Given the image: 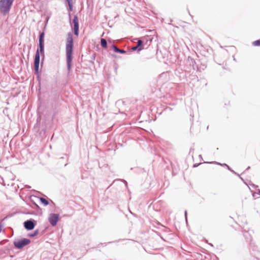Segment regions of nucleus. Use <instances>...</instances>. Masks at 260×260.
<instances>
[{"mask_svg":"<svg viewBox=\"0 0 260 260\" xmlns=\"http://www.w3.org/2000/svg\"><path fill=\"white\" fill-rule=\"evenodd\" d=\"M243 236L247 243H250L252 241V236L249 231H243Z\"/></svg>","mask_w":260,"mask_h":260,"instance_id":"nucleus-10","label":"nucleus"},{"mask_svg":"<svg viewBox=\"0 0 260 260\" xmlns=\"http://www.w3.org/2000/svg\"><path fill=\"white\" fill-rule=\"evenodd\" d=\"M40 201L41 203L44 206H47L49 204V201L44 198H39Z\"/></svg>","mask_w":260,"mask_h":260,"instance_id":"nucleus-15","label":"nucleus"},{"mask_svg":"<svg viewBox=\"0 0 260 260\" xmlns=\"http://www.w3.org/2000/svg\"><path fill=\"white\" fill-rule=\"evenodd\" d=\"M124 182H125V184H126V185H127V182H126V181H125V180H124Z\"/></svg>","mask_w":260,"mask_h":260,"instance_id":"nucleus-40","label":"nucleus"},{"mask_svg":"<svg viewBox=\"0 0 260 260\" xmlns=\"http://www.w3.org/2000/svg\"><path fill=\"white\" fill-rule=\"evenodd\" d=\"M170 105H172V106H174L175 105V104L173 103V104H170Z\"/></svg>","mask_w":260,"mask_h":260,"instance_id":"nucleus-38","label":"nucleus"},{"mask_svg":"<svg viewBox=\"0 0 260 260\" xmlns=\"http://www.w3.org/2000/svg\"><path fill=\"white\" fill-rule=\"evenodd\" d=\"M184 215H185L186 221H187V211L186 210H185L184 212Z\"/></svg>","mask_w":260,"mask_h":260,"instance_id":"nucleus-29","label":"nucleus"},{"mask_svg":"<svg viewBox=\"0 0 260 260\" xmlns=\"http://www.w3.org/2000/svg\"><path fill=\"white\" fill-rule=\"evenodd\" d=\"M252 45L255 46H260V39L253 42Z\"/></svg>","mask_w":260,"mask_h":260,"instance_id":"nucleus-22","label":"nucleus"},{"mask_svg":"<svg viewBox=\"0 0 260 260\" xmlns=\"http://www.w3.org/2000/svg\"><path fill=\"white\" fill-rule=\"evenodd\" d=\"M44 232H45V230H43V231L41 232V233H40V234H41V235H43V234H44Z\"/></svg>","mask_w":260,"mask_h":260,"instance_id":"nucleus-33","label":"nucleus"},{"mask_svg":"<svg viewBox=\"0 0 260 260\" xmlns=\"http://www.w3.org/2000/svg\"><path fill=\"white\" fill-rule=\"evenodd\" d=\"M40 233L38 229L35 230L33 232L28 233L27 236L29 237H34L37 236Z\"/></svg>","mask_w":260,"mask_h":260,"instance_id":"nucleus-16","label":"nucleus"},{"mask_svg":"<svg viewBox=\"0 0 260 260\" xmlns=\"http://www.w3.org/2000/svg\"><path fill=\"white\" fill-rule=\"evenodd\" d=\"M250 168V167L249 166L247 168V169H246V170H249V169Z\"/></svg>","mask_w":260,"mask_h":260,"instance_id":"nucleus-37","label":"nucleus"},{"mask_svg":"<svg viewBox=\"0 0 260 260\" xmlns=\"http://www.w3.org/2000/svg\"><path fill=\"white\" fill-rule=\"evenodd\" d=\"M142 49H143V48H139L137 45H136L131 48L130 51H137V52H140Z\"/></svg>","mask_w":260,"mask_h":260,"instance_id":"nucleus-18","label":"nucleus"},{"mask_svg":"<svg viewBox=\"0 0 260 260\" xmlns=\"http://www.w3.org/2000/svg\"><path fill=\"white\" fill-rule=\"evenodd\" d=\"M49 18L48 17L47 19V20H46V23L47 24L48 23V20H49Z\"/></svg>","mask_w":260,"mask_h":260,"instance_id":"nucleus-36","label":"nucleus"},{"mask_svg":"<svg viewBox=\"0 0 260 260\" xmlns=\"http://www.w3.org/2000/svg\"><path fill=\"white\" fill-rule=\"evenodd\" d=\"M199 156H200V158L202 157V155H200Z\"/></svg>","mask_w":260,"mask_h":260,"instance_id":"nucleus-41","label":"nucleus"},{"mask_svg":"<svg viewBox=\"0 0 260 260\" xmlns=\"http://www.w3.org/2000/svg\"><path fill=\"white\" fill-rule=\"evenodd\" d=\"M37 221L32 218L27 219L23 222V226L27 231L32 230L37 225Z\"/></svg>","mask_w":260,"mask_h":260,"instance_id":"nucleus-5","label":"nucleus"},{"mask_svg":"<svg viewBox=\"0 0 260 260\" xmlns=\"http://www.w3.org/2000/svg\"><path fill=\"white\" fill-rule=\"evenodd\" d=\"M175 74L182 80L186 77V72L181 69H178L175 71Z\"/></svg>","mask_w":260,"mask_h":260,"instance_id":"nucleus-9","label":"nucleus"},{"mask_svg":"<svg viewBox=\"0 0 260 260\" xmlns=\"http://www.w3.org/2000/svg\"><path fill=\"white\" fill-rule=\"evenodd\" d=\"M68 165V163H66V164H64V166L66 167Z\"/></svg>","mask_w":260,"mask_h":260,"instance_id":"nucleus-39","label":"nucleus"},{"mask_svg":"<svg viewBox=\"0 0 260 260\" xmlns=\"http://www.w3.org/2000/svg\"><path fill=\"white\" fill-rule=\"evenodd\" d=\"M14 0H0V12L4 15L8 14Z\"/></svg>","mask_w":260,"mask_h":260,"instance_id":"nucleus-3","label":"nucleus"},{"mask_svg":"<svg viewBox=\"0 0 260 260\" xmlns=\"http://www.w3.org/2000/svg\"><path fill=\"white\" fill-rule=\"evenodd\" d=\"M95 56H96V53H94L92 54V55L90 56V62L92 64H94V61L95 59Z\"/></svg>","mask_w":260,"mask_h":260,"instance_id":"nucleus-20","label":"nucleus"},{"mask_svg":"<svg viewBox=\"0 0 260 260\" xmlns=\"http://www.w3.org/2000/svg\"><path fill=\"white\" fill-rule=\"evenodd\" d=\"M73 23L74 25L73 28L74 34L76 36H78L79 32V24L78 17L76 15L74 16Z\"/></svg>","mask_w":260,"mask_h":260,"instance_id":"nucleus-7","label":"nucleus"},{"mask_svg":"<svg viewBox=\"0 0 260 260\" xmlns=\"http://www.w3.org/2000/svg\"><path fill=\"white\" fill-rule=\"evenodd\" d=\"M108 42H109V43H112L114 42V41L112 40L111 39H109V40H108Z\"/></svg>","mask_w":260,"mask_h":260,"instance_id":"nucleus-31","label":"nucleus"},{"mask_svg":"<svg viewBox=\"0 0 260 260\" xmlns=\"http://www.w3.org/2000/svg\"><path fill=\"white\" fill-rule=\"evenodd\" d=\"M41 58L39 57H34V71L35 74H40L41 73V70H39V66L40 63Z\"/></svg>","mask_w":260,"mask_h":260,"instance_id":"nucleus-8","label":"nucleus"},{"mask_svg":"<svg viewBox=\"0 0 260 260\" xmlns=\"http://www.w3.org/2000/svg\"><path fill=\"white\" fill-rule=\"evenodd\" d=\"M65 157L64 156L61 157L59 159H64Z\"/></svg>","mask_w":260,"mask_h":260,"instance_id":"nucleus-34","label":"nucleus"},{"mask_svg":"<svg viewBox=\"0 0 260 260\" xmlns=\"http://www.w3.org/2000/svg\"><path fill=\"white\" fill-rule=\"evenodd\" d=\"M139 48H143V41L140 39L138 41V44L137 45Z\"/></svg>","mask_w":260,"mask_h":260,"instance_id":"nucleus-21","label":"nucleus"},{"mask_svg":"<svg viewBox=\"0 0 260 260\" xmlns=\"http://www.w3.org/2000/svg\"><path fill=\"white\" fill-rule=\"evenodd\" d=\"M201 164H202V163H201V162L198 163V164H194L193 165V168H197V167H198L199 166H200Z\"/></svg>","mask_w":260,"mask_h":260,"instance_id":"nucleus-25","label":"nucleus"},{"mask_svg":"<svg viewBox=\"0 0 260 260\" xmlns=\"http://www.w3.org/2000/svg\"><path fill=\"white\" fill-rule=\"evenodd\" d=\"M228 170L231 171L233 174L238 176L244 182L243 179L240 176V175L238 173L236 172L235 171H234L230 166H228Z\"/></svg>","mask_w":260,"mask_h":260,"instance_id":"nucleus-17","label":"nucleus"},{"mask_svg":"<svg viewBox=\"0 0 260 260\" xmlns=\"http://www.w3.org/2000/svg\"><path fill=\"white\" fill-rule=\"evenodd\" d=\"M101 45L102 48L107 49L108 48L107 41L105 39L102 38L101 39Z\"/></svg>","mask_w":260,"mask_h":260,"instance_id":"nucleus-14","label":"nucleus"},{"mask_svg":"<svg viewBox=\"0 0 260 260\" xmlns=\"http://www.w3.org/2000/svg\"><path fill=\"white\" fill-rule=\"evenodd\" d=\"M31 242L30 239L25 238H22L20 239H17L13 241L14 247L17 249H21L24 247L28 245Z\"/></svg>","mask_w":260,"mask_h":260,"instance_id":"nucleus-4","label":"nucleus"},{"mask_svg":"<svg viewBox=\"0 0 260 260\" xmlns=\"http://www.w3.org/2000/svg\"><path fill=\"white\" fill-rule=\"evenodd\" d=\"M74 40L72 32H69L67 35L66 43V55L67 67L69 73L72 70V61L73 58Z\"/></svg>","mask_w":260,"mask_h":260,"instance_id":"nucleus-1","label":"nucleus"},{"mask_svg":"<svg viewBox=\"0 0 260 260\" xmlns=\"http://www.w3.org/2000/svg\"><path fill=\"white\" fill-rule=\"evenodd\" d=\"M257 192L256 193H258V194H260V189H257Z\"/></svg>","mask_w":260,"mask_h":260,"instance_id":"nucleus-32","label":"nucleus"},{"mask_svg":"<svg viewBox=\"0 0 260 260\" xmlns=\"http://www.w3.org/2000/svg\"><path fill=\"white\" fill-rule=\"evenodd\" d=\"M45 32L44 31L40 32L39 36V44L38 48L37 49L35 56L41 58V63H43L45 59V50H44V41H45Z\"/></svg>","mask_w":260,"mask_h":260,"instance_id":"nucleus-2","label":"nucleus"},{"mask_svg":"<svg viewBox=\"0 0 260 260\" xmlns=\"http://www.w3.org/2000/svg\"><path fill=\"white\" fill-rule=\"evenodd\" d=\"M250 185H251V186H252L254 188H255V189H256L257 187H258V186H257V185H255V184H253V183H251V184H250Z\"/></svg>","mask_w":260,"mask_h":260,"instance_id":"nucleus-28","label":"nucleus"},{"mask_svg":"<svg viewBox=\"0 0 260 260\" xmlns=\"http://www.w3.org/2000/svg\"><path fill=\"white\" fill-rule=\"evenodd\" d=\"M173 110V109L170 107H167L164 109V111H171Z\"/></svg>","mask_w":260,"mask_h":260,"instance_id":"nucleus-24","label":"nucleus"},{"mask_svg":"<svg viewBox=\"0 0 260 260\" xmlns=\"http://www.w3.org/2000/svg\"><path fill=\"white\" fill-rule=\"evenodd\" d=\"M191 63H192V64H193V63H195V61H194V60H193V59H191ZM192 66H193V64H192ZM193 70H194V66H193Z\"/></svg>","mask_w":260,"mask_h":260,"instance_id":"nucleus-30","label":"nucleus"},{"mask_svg":"<svg viewBox=\"0 0 260 260\" xmlns=\"http://www.w3.org/2000/svg\"><path fill=\"white\" fill-rule=\"evenodd\" d=\"M205 163H207V164H216L220 165V166H223V167H226L227 169H228V166H229L227 164H226L225 163L221 164L220 162H216V161L205 162Z\"/></svg>","mask_w":260,"mask_h":260,"instance_id":"nucleus-19","label":"nucleus"},{"mask_svg":"<svg viewBox=\"0 0 260 260\" xmlns=\"http://www.w3.org/2000/svg\"><path fill=\"white\" fill-rule=\"evenodd\" d=\"M68 3V7L67 8L68 11L69 12H71L73 11V0H66Z\"/></svg>","mask_w":260,"mask_h":260,"instance_id":"nucleus-13","label":"nucleus"},{"mask_svg":"<svg viewBox=\"0 0 260 260\" xmlns=\"http://www.w3.org/2000/svg\"><path fill=\"white\" fill-rule=\"evenodd\" d=\"M36 75L37 76V78L38 80L40 82L41 80L40 74H36Z\"/></svg>","mask_w":260,"mask_h":260,"instance_id":"nucleus-26","label":"nucleus"},{"mask_svg":"<svg viewBox=\"0 0 260 260\" xmlns=\"http://www.w3.org/2000/svg\"><path fill=\"white\" fill-rule=\"evenodd\" d=\"M111 48L113 49L114 52L118 53L120 54H125L127 53V51L123 50L118 48L116 45L114 44H112L111 46Z\"/></svg>","mask_w":260,"mask_h":260,"instance_id":"nucleus-11","label":"nucleus"},{"mask_svg":"<svg viewBox=\"0 0 260 260\" xmlns=\"http://www.w3.org/2000/svg\"><path fill=\"white\" fill-rule=\"evenodd\" d=\"M123 240H124V239H119V240H116V241H115L111 242V243L119 242H120V241H123Z\"/></svg>","mask_w":260,"mask_h":260,"instance_id":"nucleus-27","label":"nucleus"},{"mask_svg":"<svg viewBox=\"0 0 260 260\" xmlns=\"http://www.w3.org/2000/svg\"><path fill=\"white\" fill-rule=\"evenodd\" d=\"M190 79L191 80H197V81L199 80L198 77L196 75H190Z\"/></svg>","mask_w":260,"mask_h":260,"instance_id":"nucleus-23","label":"nucleus"},{"mask_svg":"<svg viewBox=\"0 0 260 260\" xmlns=\"http://www.w3.org/2000/svg\"><path fill=\"white\" fill-rule=\"evenodd\" d=\"M59 219V215L56 213H50L48 217V221L52 226L56 225Z\"/></svg>","mask_w":260,"mask_h":260,"instance_id":"nucleus-6","label":"nucleus"},{"mask_svg":"<svg viewBox=\"0 0 260 260\" xmlns=\"http://www.w3.org/2000/svg\"><path fill=\"white\" fill-rule=\"evenodd\" d=\"M25 187L27 188H30V186H29V185H26Z\"/></svg>","mask_w":260,"mask_h":260,"instance_id":"nucleus-35","label":"nucleus"},{"mask_svg":"<svg viewBox=\"0 0 260 260\" xmlns=\"http://www.w3.org/2000/svg\"><path fill=\"white\" fill-rule=\"evenodd\" d=\"M199 156H200V158L202 157V155H200Z\"/></svg>","mask_w":260,"mask_h":260,"instance_id":"nucleus-42","label":"nucleus"},{"mask_svg":"<svg viewBox=\"0 0 260 260\" xmlns=\"http://www.w3.org/2000/svg\"><path fill=\"white\" fill-rule=\"evenodd\" d=\"M37 197L35 196H31L30 197V202H31V203L33 205V208H35V209H39L40 208V207L39 206V205L36 203V202L34 201L33 199L32 198H37Z\"/></svg>","mask_w":260,"mask_h":260,"instance_id":"nucleus-12","label":"nucleus"}]
</instances>
